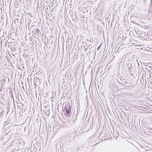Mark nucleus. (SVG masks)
<instances>
[{
	"label": "nucleus",
	"mask_w": 152,
	"mask_h": 152,
	"mask_svg": "<svg viewBox=\"0 0 152 152\" xmlns=\"http://www.w3.org/2000/svg\"><path fill=\"white\" fill-rule=\"evenodd\" d=\"M121 82H119V83H120L121 84H122L123 85H125L126 83H127V81H128V79H126L124 78L123 77H122L121 78H120Z\"/></svg>",
	"instance_id": "7ed1b4c3"
},
{
	"label": "nucleus",
	"mask_w": 152,
	"mask_h": 152,
	"mask_svg": "<svg viewBox=\"0 0 152 152\" xmlns=\"http://www.w3.org/2000/svg\"><path fill=\"white\" fill-rule=\"evenodd\" d=\"M132 65L131 64V65L129 66H127V67L129 68V72L130 70H131V69L132 68Z\"/></svg>",
	"instance_id": "9d476101"
},
{
	"label": "nucleus",
	"mask_w": 152,
	"mask_h": 152,
	"mask_svg": "<svg viewBox=\"0 0 152 152\" xmlns=\"http://www.w3.org/2000/svg\"><path fill=\"white\" fill-rule=\"evenodd\" d=\"M20 23H22L21 20H20Z\"/></svg>",
	"instance_id": "aec40b11"
},
{
	"label": "nucleus",
	"mask_w": 152,
	"mask_h": 152,
	"mask_svg": "<svg viewBox=\"0 0 152 152\" xmlns=\"http://www.w3.org/2000/svg\"><path fill=\"white\" fill-rule=\"evenodd\" d=\"M99 46H99L98 48H97V50H98L99 48Z\"/></svg>",
	"instance_id": "a211bd4d"
},
{
	"label": "nucleus",
	"mask_w": 152,
	"mask_h": 152,
	"mask_svg": "<svg viewBox=\"0 0 152 152\" xmlns=\"http://www.w3.org/2000/svg\"><path fill=\"white\" fill-rule=\"evenodd\" d=\"M125 85L127 86L132 87L133 86V82H128L126 83Z\"/></svg>",
	"instance_id": "20e7f679"
},
{
	"label": "nucleus",
	"mask_w": 152,
	"mask_h": 152,
	"mask_svg": "<svg viewBox=\"0 0 152 152\" xmlns=\"http://www.w3.org/2000/svg\"><path fill=\"white\" fill-rule=\"evenodd\" d=\"M91 125V124H90L89 123L88 121H86L84 124V126H85V127H87V128L89 126Z\"/></svg>",
	"instance_id": "423d86ee"
},
{
	"label": "nucleus",
	"mask_w": 152,
	"mask_h": 152,
	"mask_svg": "<svg viewBox=\"0 0 152 152\" xmlns=\"http://www.w3.org/2000/svg\"><path fill=\"white\" fill-rule=\"evenodd\" d=\"M31 20L30 19H29V20H28V24H29V23H30L31 22Z\"/></svg>",
	"instance_id": "ddd939ff"
},
{
	"label": "nucleus",
	"mask_w": 152,
	"mask_h": 152,
	"mask_svg": "<svg viewBox=\"0 0 152 152\" xmlns=\"http://www.w3.org/2000/svg\"><path fill=\"white\" fill-rule=\"evenodd\" d=\"M13 43H14L13 42H12V43H9L8 44L9 45H8V46H10V47H11V46H13ZM14 43L15 44V42H14Z\"/></svg>",
	"instance_id": "1a4fd4ad"
},
{
	"label": "nucleus",
	"mask_w": 152,
	"mask_h": 152,
	"mask_svg": "<svg viewBox=\"0 0 152 152\" xmlns=\"http://www.w3.org/2000/svg\"><path fill=\"white\" fill-rule=\"evenodd\" d=\"M126 66L127 67V66H129L131 65V63H130V62L127 63L126 64Z\"/></svg>",
	"instance_id": "9b49d317"
},
{
	"label": "nucleus",
	"mask_w": 152,
	"mask_h": 152,
	"mask_svg": "<svg viewBox=\"0 0 152 152\" xmlns=\"http://www.w3.org/2000/svg\"><path fill=\"white\" fill-rule=\"evenodd\" d=\"M39 31H40L39 30V29H38L37 28L36 29L35 31L34 32V34L36 32H39Z\"/></svg>",
	"instance_id": "f8f14e48"
},
{
	"label": "nucleus",
	"mask_w": 152,
	"mask_h": 152,
	"mask_svg": "<svg viewBox=\"0 0 152 152\" xmlns=\"http://www.w3.org/2000/svg\"><path fill=\"white\" fill-rule=\"evenodd\" d=\"M131 22H132L133 23H135L134 22V21L133 20V21H132V20H131Z\"/></svg>",
	"instance_id": "4468645a"
},
{
	"label": "nucleus",
	"mask_w": 152,
	"mask_h": 152,
	"mask_svg": "<svg viewBox=\"0 0 152 152\" xmlns=\"http://www.w3.org/2000/svg\"><path fill=\"white\" fill-rule=\"evenodd\" d=\"M17 19L18 20V19H16V20H17Z\"/></svg>",
	"instance_id": "5701e85b"
},
{
	"label": "nucleus",
	"mask_w": 152,
	"mask_h": 152,
	"mask_svg": "<svg viewBox=\"0 0 152 152\" xmlns=\"http://www.w3.org/2000/svg\"><path fill=\"white\" fill-rule=\"evenodd\" d=\"M50 111L49 109H48V110H46V112H45V114H46V115L47 116H48L49 115V111Z\"/></svg>",
	"instance_id": "0eeeda50"
},
{
	"label": "nucleus",
	"mask_w": 152,
	"mask_h": 152,
	"mask_svg": "<svg viewBox=\"0 0 152 152\" xmlns=\"http://www.w3.org/2000/svg\"><path fill=\"white\" fill-rule=\"evenodd\" d=\"M15 47H16V46H15V44L14 43H13V46L11 47L10 48L11 50L12 51H15V50H16V48Z\"/></svg>",
	"instance_id": "39448f33"
},
{
	"label": "nucleus",
	"mask_w": 152,
	"mask_h": 152,
	"mask_svg": "<svg viewBox=\"0 0 152 152\" xmlns=\"http://www.w3.org/2000/svg\"><path fill=\"white\" fill-rule=\"evenodd\" d=\"M137 33L140 36V37H141L142 38H144V36H147L148 35L147 33L140 29H139L138 32H137Z\"/></svg>",
	"instance_id": "f03ea898"
},
{
	"label": "nucleus",
	"mask_w": 152,
	"mask_h": 152,
	"mask_svg": "<svg viewBox=\"0 0 152 152\" xmlns=\"http://www.w3.org/2000/svg\"><path fill=\"white\" fill-rule=\"evenodd\" d=\"M71 107L69 103H67L66 104L65 107V112L64 114L67 117L70 116L71 115Z\"/></svg>",
	"instance_id": "f257e3e1"
},
{
	"label": "nucleus",
	"mask_w": 152,
	"mask_h": 152,
	"mask_svg": "<svg viewBox=\"0 0 152 152\" xmlns=\"http://www.w3.org/2000/svg\"><path fill=\"white\" fill-rule=\"evenodd\" d=\"M143 67V66H141V67ZM142 68H143V67H142Z\"/></svg>",
	"instance_id": "b1692460"
},
{
	"label": "nucleus",
	"mask_w": 152,
	"mask_h": 152,
	"mask_svg": "<svg viewBox=\"0 0 152 152\" xmlns=\"http://www.w3.org/2000/svg\"><path fill=\"white\" fill-rule=\"evenodd\" d=\"M91 44H92L91 43H90L89 44V45L90 46Z\"/></svg>",
	"instance_id": "dca6fc26"
},
{
	"label": "nucleus",
	"mask_w": 152,
	"mask_h": 152,
	"mask_svg": "<svg viewBox=\"0 0 152 152\" xmlns=\"http://www.w3.org/2000/svg\"><path fill=\"white\" fill-rule=\"evenodd\" d=\"M91 39H92V40H93V39L92 38V37L91 38L90 37H89L86 40L88 41L91 42Z\"/></svg>",
	"instance_id": "6e6552de"
},
{
	"label": "nucleus",
	"mask_w": 152,
	"mask_h": 152,
	"mask_svg": "<svg viewBox=\"0 0 152 152\" xmlns=\"http://www.w3.org/2000/svg\"><path fill=\"white\" fill-rule=\"evenodd\" d=\"M150 130H151V131H152V128H151L150 129Z\"/></svg>",
	"instance_id": "6ab92c4d"
},
{
	"label": "nucleus",
	"mask_w": 152,
	"mask_h": 152,
	"mask_svg": "<svg viewBox=\"0 0 152 152\" xmlns=\"http://www.w3.org/2000/svg\"><path fill=\"white\" fill-rule=\"evenodd\" d=\"M36 35H37L38 36H39V34H38V33H37H37Z\"/></svg>",
	"instance_id": "f3484780"
},
{
	"label": "nucleus",
	"mask_w": 152,
	"mask_h": 152,
	"mask_svg": "<svg viewBox=\"0 0 152 152\" xmlns=\"http://www.w3.org/2000/svg\"><path fill=\"white\" fill-rule=\"evenodd\" d=\"M137 64H138V66H139V63L138 62V61H137Z\"/></svg>",
	"instance_id": "2eb2a0df"
},
{
	"label": "nucleus",
	"mask_w": 152,
	"mask_h": 152,
	"mask_svg": "<svg viewBox=\"0 0 152 152\" xmlns=\"http://www.w3.org/2000/svg\"><path fill=\"white\" fill-rule=\"evenodd\" d=\"M53 97H51V99H52V98Z\"/></svg>",
	"instance_id": "4be33fe9"
},
{
	"label": "nucleus",
	"mask_w": 152,
	"mask_h": 152,
	"mask_svg": "<svg viewBox=\"0 0 152 152\" xmlns=\"http://www.w3.org/2000/svg\"><path fill=\"white\" fill-rule=\"evenodd\" d=\"M35 84V86L36 87V84Z\"/></svg>",
	"instance_id": "412c9836"
}]
</instances>
